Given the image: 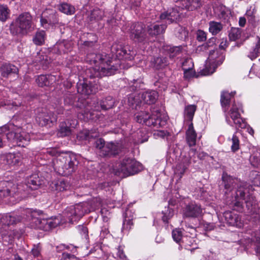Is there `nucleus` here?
<instances>
[{"label":"nucleus","mask_w":260,"mask_h":260,"mask_svg":"<svg viewBox=\"0 0 260 260\" xmlns=\"http://www.w3.org/2000/svg\"><path fill=\"white\" fill-rule=\"evenodd\" d=\"M90 61L95 66L89 69L90 79L93 78H101L104 76H111L114 74L119 67V64H111L112 61L109 56L106 54H96L88 55Z\"/></svg>","instance_id":"nucleus-1"},{"label":"nucleus","mask_w":260,"mask_h":260,"mask_svg":"<svg viewBox=\"0 0 260 260\" xmlns=\"http://www.w3.org/2000/svg\"><path fill=\"white\" fill-rule=\"evenodd\" d=\"M78 164L76 156L70 153H61L53 159L54 170L63 176L69 175L75 172Z\"/></svg>","instance_id":"nucleus-2"},{"label":"nucleus","mask_w":260,"mask_h":260,"mask_svg":"<svg viewBox=\"0 0 260 260\" xmlns=\"http://www.w3.org/2000/svg\"><path fill=\"white\" fill-rule=\"evenodd\" d=\"M136 119L138 123L158 128L166 124L168 117L156 110L153 111L151 115L145 112H141L136 115Z\"/></svg>","instance_id":"nucleus-3"},{"label":"nucleus","mask_w":260,"mask_h":260,"mask_svg":"<svg viewBox=\"0 0 260 260\" xmlns=\"http://www.w3.org/2000/svg\"><path fill=\"white\" fill-rule=\"evenodd\" d=\"M32 26V17L28 12L19 15L10 27L11 32L15 35L26 34Z\"/></svg>","instance_id":"nucleus-4"},{"label":"nucleus","mask_w":260,"mask_h":260,"mask_svg":"<svg viewBox=\"0 0 260 260\" xmlns=\"http://www.w3.org/2000/svg\"><path fill=\"white\" fill-rule=\"evenodd\" d=\"M142 169V166L140 162L134 159L125 157L120 161L116 174L125 177L138 173Z\"/></svg>","instance_id":"nucleus-5"},{"label":"nucleus","mask_w":260,"mask_h":260,"mask_svg":"<svg viewBox=\"0 0 260 260\" xmlns=\"http://www.w3.org/2000/svg\"><path fill=\"white\" fill-rule=\"evenodd\" d=\"M114 104V100L111 96L106 97L105 99L101 101L100 106L99 105H95L92 111H90L88 108L79 115L80 118H81V116H83V120L85 121L88 120H96L99 119L100 117L98 114H95L94 112H98L101 110H107L113 107Z\"/></svg>","instance_id":"nucleus-6"},{"label":"nucleus","mask_w":260,"mask_h":260,"mask_svg":"<svg viewBox=\"0 0 260 260\" xmlns=\"http://www.w3.org/2000/svg\"><path fill=\"white\" fill-rule=\"evenodd\" d=\"M91 208L88 203H81L74 206L67 207L64 212V215L72 222L81 218L85 213L90 212Z\"/></svg>","instance_id":"nucleus-7"},{"label":"nucleus","mask_w":260,"mask_h":260,"mask_svg":"<svg viewBox=\"0 0 260 260\" xmlns=\"http://www.w3.org/2000/svg\"><path fill=\"white\" fill-rule=\"evenodd\" d=\"M95 147L100 150V154L103 156L111 157L118 154L121 150L122 145L119 143L110 142L106 144L102 139H99L94 143Z\"/></svg>","instance_id":"nucleus-8"},{"label":"nucleus","mask_w":260,"mask_h":260,"mask_svg":"<svg viewBox=\"0 0 260 260\" xmlns=\"http://www.w3.org/2000/svg\"><path fill=\"white\" fill-rule=\"evenodd\" d=\"M241 112H243L242 104L239 102H234L228 113L237 128H244L246 125V123L241 117Z\"/></svg>","instance_id":"nucleus-9"},{"label":"nucleus","mask_w":260,"mask_h":260,"mask_svg":"<svg viewBox=\"0 0 260 260\" xmlns=\"http://www.w3.org/2000/svg\"><path fill=\"white\" fill-rule=\"evenodd\" d=\"M8 140L15 143L18 146L25 147L28 145L30 141V136L28 133L17 128L15 132H10L7 134Z\"/></svg>","instance_id":"nucleus-10"},{"label":"nucleus","mask_w":260,"mask_h":260,"mask_svg":"<svg viewBox=\"0 0 260 260\" xmlns=\"http://www.w3.org/2000/svg\"><path fill=\"white\" fill-rule=\"evenodd\" d=\"M36 121L40 125L44 126L53 124L57 121V116L46 108L38 109L36 114Z\"/></svg>","instance_id":"nucleus-11"},{"label":"nucleus","mask_w":260,"mask_h":260,"mask_svg":"<svg viewBox=\"0 0 260 260\" xmlns=\"http://www.w3.org/2000/svg\"><path fill=\"white\" fill-rule=\"evenodd\" d=\"M77 91L82 94L90 95L95 93L99 89V85L95 81L87 79L77 83Z\"/></svg>","instance_id":"nucleus-12"},{"label":"nucleus","mask_w":260,"mask_h":260,"mask_svg":"<svg viewBox=\"0 0 260 260\" xmlns=\"http://www.w3.org/2000/svg\"><path fill=\"white\" fill-rule=\"evenodd\" d=\"M182 213L184 217L198 218L202 215L203 209L200 205L191 202L183 208Z\"/></svg>","instance_id":"nucleus-13"},{"label":"nucleus","mask_w":260,"mask_h":260,"mask_svg":"<svg viewBox=\"0 0 260 260\" xmlns=\"http://www.w3.org/2000/svg\"><path fill=\"white\" fill-rule=\"evenodd\" d=\"M238 188L236 190L235 200V205L237 206H241L242 205V201L244 200L246 206L248 210H252V207L255 205V201L254 198L252 196H248V197L245 199V192L243 188L241 187H238Z\"/></svg>","instance_id":"nucleus-14"},{"label":"nucleus","mask_w":260,"mask_h":260,"mask_svg":"<svg viewBox=\"0 0 260 260\" xmlns=\"http://www.w3.org/2000/svg\"><path fill=\"white\" fill-rule=\"evenodd\" d=\"M130 33L131 38L136 42H142L146 37L144 25L141 22L133 24L131 27Z\"/></svg>","instance_id":"nucleus-15"},{"label":"nucleus","mask_w":260,"mask_h":260,"mask_svg":"<svg viewBox=\"0 0 260 260\" xmlns=\"http://www.w3.org/2000/svg\"><path fill=\"white\" fill-rule=\"evenodd\" d=\"M19 188L11 182L1 181L0 182V198L14 196Z\"/></svg>","instance_id":"nucleus-16"},{"label":"nucleus","mask_w":260,"mask_h":260,"mask_svg":"<svg viewBox=\"0 0 260 260\" xmlns=\"http://www.w3.org/2000/svg\"><path fill=\"white\" fill-rule=\"evenodd\" d=\"M22 154L20 152L9 153L4 156V162L9 167H17L22 164Z\"/></svg>","instance_id":"nucleus-17"},{"label":"nucleus","mask_w":260,"mask_h":260,"mask_svg":"<svg viewBox=\"0 0 260 260\" xmlns=\"http://www.w3.org/2000/svg\"><path fill=\"white\" fill-rule=\"evenodd\" d=\"M111 52L119 59H132L133 55H129L126 49L121 44L114 43L111 47Z\"/></svg>","instance_id":"nucleus-18"},{"label":"nucleus","mask_w":260,"mask_h":260,"mask_svg":"<svg viewBox=\"0 0 260 260\" xmlns=\"http://www.w3.org/2000/svg\"><path fill=\"white\" fill-rule=\"evenodd\" d=\"M223 217L226 223L230 225L239 228L243 226V223L239 215L234 212L229 211H225L223 213Z\"/></svg>","instance_id":"nucleus-19"},{"label":"nucleus","mask_w":260,"mask_h":260,"mask_svg":"<svg viewBox=\"0 0 260 260\" xmlns=\"http://www.w3.org/2000/svg\"><path fill=\"white\" fill-rule=\"evenodd\" d=\"M222 180L224 189H225V193L231 191L236 186L238 187V185L240 183V181L238 179L233 178L226 174H223Z\"/></svg>","instance_id":"nucleus-20"},{"label":"nucleus","mask_w":260,"mask_h":260,"mask_svg":"<svg viewBox=\"0 0 260 260\" xmlns=\"http://www.w3.org/2000/svg\"><path fill=\"white\" fill-rule=\"evenodd\" d=\"M0 72L3 78H8L12 74H17L18 73V69L13 64L6 63L1 67Z\"/></svg>","instance_id":"nucleus-21"},{"label":"nucleus","mask_w":260,"mask_h":260,"mask_svg":"<svg viewBox=\"0 0 260 260\" xmlns=\"http://www.w3.org/2000/svg\"><path fill=\"white\" fill-rule=\"evenodd\" d=\"M56 77L52 75L39 76L36 79L38 85L40 87L51 85L55 82Z\"/></svg>","instance_id":"nucleus-22"},{"label":"nucleus","mask_w":260,"mask_h":260,"mask_svg":"<svg viewBox=\"0 0 260 260\" xmlns=\"http://www.w3.org/2000/svg\"><path fill=\"white\" fill-rule=\"evenodd\" d=\"M181 5L177 6L178 8L185 9L188 11H193L202 5V2L200 0H181Z\"/></svg>","instance_id":"nucleus-23"},{"label":"nucleus","mask_w":260,"mask_h":260,"mask_svg":"<svg viewBox=\"0 0 260 260\" xmlns=\"http://www.w3.org/2000/svg\"><path fill=\"white\" fill-rule=\"evenodd\" d=\"M180 15L177 9L173 8L170 12H165L159 16L161 20H166L168 23H172L179 18Z\"/></svg>","instance_id":"nucleus-24"},{"label":"nucleus","mask_w":260,"mask_h":260,"mask_svg":"<svg viewBox=\"0 0 260 260\" xmlns=\"http://www.w3.org/2000/svg\"><path fill=\"white\" fill-rule=\"evenodd\" d=\"M72 47V44L70 41L65 40L59 41L54 45V51L59 54L65 53L70 51Z\"/></svg>","instance_id":"nucleus-25"},{"label":"nucleus","mask_w":260,"mask_h":260,"mask_svg":"<svg viewBox=\"0 0 260 260\" xmlns=\"http://www.w3.org/2000/svg\"><path fill=\"white\" fill-rule=\"evenodd\" d=\"M197 136V133L194 129L193 123L190 122L186 132V141L190 147L196 145Z\"/></svg>","instance_id":"nucleus-26"},{"label":"nucleus","mask_w":260,"mask_h":260,"mask_svg":"<svg viewBox=\"0 0 260 260\" xmlns=\"http://www.w3.org/2000/svg\"><path fill=\"white\" fill-rule=\"evenodd\" d=\"M235 92L229 93L227 91H222L220 96V103L223 111L224 113L227 112L232 96H234Z\"/></svg>","instance_id":"nucleus-27"},{"label":"nucleus","mask_w":260,"mask_h":260,"mask_svg":"<svg viewBox=\"0 0 260 260\" xmlns=\"http://www.w3.org/2000/svg\"><path fill=\"white\" fill-rule=\"evenodd\" d=\"M158 98L157 92L155 90L147 91L141 94V99L144 103L147 104L154 103Z\"/></svg>","instance_id":"nucleus-28"},{"label":"nucleus","mask_w":260,"mask_h":260,"mask_svg":"<svg viewBox=\"0 0 260 260\" xmlns=\"http://www.w3.org/2000/svg\"><path fill=\"white\" fill-rule=\"evenodd\" d=\"M166 27V25L164 24H152L148 26L147 32L152 37L156 36L164 33Z\"/></svg>","instance_id":"nucleus-29"},{"label":"nucleus","mask_w":260,"mask_h":260,"mask_svg":"<svg viewBox=\"0 0 260 260\" xmlns=\"http://www.w3.org/2000/svg\"><path fill=\"white\" fill-rule=\"evenodd\" d=\"M21 220V217L15 214H7L2 215V223L5 225H12L16 224Z\"/></svg>","instance_id":"nucleus-30"},{"label":"nucleus","mask_w":260,"mask_h":260,"mask_svg":"<svg viewBox=\"0 0 260 260\" xmlns=\"http://www.w3.org/2000/svg\"><path fill=\"white\" fill-rule=\"evenodd\" d=\"M190 163L189 159H185L178 164L174 171L175 174L177 175L180 179L181 178L189 167Z\"/></svg>","instance_id":"nucleus-31"},{"label":"nucleus","mask_w":260,"mask_h":260,"mask_svg":"<svg viewBox=\"0 0 260 260\" xmlns=\"http://www.w3.org/2000/svg\"><path fill=\"white\" fill-rule=\"evenodd\" d=\"M213 10L216 16L220 19H225L228 16V9L222 4H216L214 7Z\"/></svg>","instance_id":"nucleus-32"},{"label":"nucleus","mask_w":260,"mask_h":260,"mask_svg":"<svg viewBox=\"0 0 260 260\" xmlns=\"http://www.w3.org/2000/svg\"><path fill=\"white\" fill-rule=\"evenodd\" d=\"M40 179L37 174H34L28 177L26 181L27 187L35 190L38 188L40 185Z\"/></svg>","instance_id":"nucleus-33"},{"label":"nucleus","mask_w":260,"mask_h":260,"mask_svg":"<svg viewBox=\"0 0 260 260\" xmlns=\"http://www.w3.org/2000/svg\"><path fill=\"white\" fill-rule=\"evenodd\" d=\"M224 59V57L223 56H220L218 60H215V61L213 62V64L210 67V69H209L207 68L203 69L202 71V75L204 76H207L213 74L215 72L216 68L218 66L221 64Z\"/></svg>","instance_id":"nucleus-34"},{"label":"nucleus","mask_w":260,"mask_h":260,"mask_svg":"<svg viewBox=\"0 0 260 260\" xmlns=\"http://www.w3.org/2000/svg\"><path fill=\"white\" fill-rule=\"evenodd\" d=\"M50 185L52 189L58 191H62L69 188V183L63 180L53 182Z\"/></svg>","instance_id":"nucleus-35"},{"label":"nucleus","mask_w":260,"mask_h":260,"mask_svg":"<svg viewBox=\"0 0 260 260\" xmlns=\"http://www.w3.org/2000/svg\"><path fill=\"white\" fill-rule=\"evenodd\" d=\"M247 238L250 239L251 241L254 243L256 246V251L260 254V230L252 232L250 237H247Z\"/></svg>","instance_id":"nucleus-36"},{"label":"nucleus","mask_w":260,"mask_h":260,"mask_svg":"<svg viewBox=\"0 0 260 260\" xmlns=\"http://www.w3.org/2000/svg\"><path fill=\"white\" fill-rule=\"evenodd\" d=\"M197 110V106L195 105H188L184 109V118L185 120L191 121L194 113Z\"/></svg>","instance_id":"nucleus-37"},{"label":"nucleus","mask_w":260,"mask_h":260,"mask_svg":"<svg viewBox=\"0 0 260 260\" xmlns=\"http://www.w3.org/2000/svg\"><path fill=\"white\" fill-rule=\"evenodd\" d=\"M167 59L166 58L157 57H153L150 61L151 66L156 69H159L167 64Z\"/></svg>","instance_id":"nucleus-38"},{"label":"nucleus","mask_w":260,"mask_h":260,"mask_svg":"<svg viewBox=\"0 0 260 260\" xmlns=\"http://www.w3.org/2000/svg\"><path fill=\"white\" fill-rule=\"evenodd\" d=\"M223 28V25L218 22L211 21L209 23V31L212 35L218 34Z\"/></svg>","instance_id":"nucleus-39"},{"label":"nucleus","mask_w":260,"mask_h":260,"mask_svg":"<svg viewBox=\"0 0 260 260\" xmlns=\"http://www.w3.org/2000/svg\"><path fill=\"white\" fill-rule=\"evenodd\" d=\"M71 133V129L66 121L60 123L57 133L59 137H63L69 136Z\"/></svg>","instance_id":"nucleus-40"},{"label":"nucleus","mask_w":260,"mask_h":260,"mask_svg":"<svg viewBox=\"0 0 260 260\" xmlns=\"http://www.w3.org/2000/svg\"><path fill=\"white\" fill-rule=\"evenodd\" d=\"M104 16V12L99 9H94L90 13L89 19L90 21L101 20Z\"/></svg>","instance_id":"nucleus-41"},{"label":"nucleus","mask_w":260,"mask_h":260,"mask_svg":"<svg viewBox=\"0 0 260 260\" xmlns=\"http://www.w3.org/2000/svg\"><path fill=\"white\" fill-rule=\"evenodd\" d=\"M59 9L60 11L67 15H73L75 12L74 7L67 3L61 4Z\"/></svg>","instance_id":"nucleus-42"},{"label":"nucleus","mask_w":260,"mask_h":260,"mask_svg":"<svg viewBox=\"0 0 260 260\" xmlns=\"http://www.w3.org/2000/svg\"><path fill=\"white\" fill-rule=\"evenodd\" d=\"M172 237L177 243H180V245H181V243L184 244L185 239H187L186 237L182 236V232L180 229L173 230L172 232Z\"/></svg>","instance_id":"nucleus-43"},{"label":"nucleus","mask_w":260,"mask_h":260,"mask_svg":"<svg viewBox=\"0 0 260 260\" xmlns=\"http://www.w3.org/2000/svg\"><path fill=\"white\" fill-rule=\"evenodd\" d=\"M45 39V32L43 30L38 31L33 38V42L37 45H41L44 43Z\"/></svg>","instance_id":"nucleus-44"},{"label":"nucleus","mask_w":260,"mask_h":260,"mask_svg":"<svg viewBox=\"0 0 260 260\" xmlns=\"http://www.w3.org/2000/svg\"><path fill=\"white\" fill-rule=\"evenodd\" d=\"M188 62L191 63V61L190 60H186L182 63V69L184 71V77L186 79L190 78L191 77H193L194 74V71L193 70L191 67H189L188 68H186L185 67L186 64Z\"/></svg>","instance_id":"nucleus-45"},{"label":"nucleus","mask_w":260,"mask_h":260,"mask_svg":"<svg viewBox=\"0 0 260 260\" xmlns=\"http://www.w3.org/2000/svg\"><path fill=\"white\" fill-rule=\"evenodd\" d=\"M48 225L45 227V231H49L54 228L60 223V219L58 217L47 218Z\"/></svg>","instance_id":"nucleus-46"},{"label":"nucleus","mask_w":260,"mask_h":260,"mask_svg":"<svg viewBox=\"0 0 260 260\" xmlns=\"http://www.w3.org/2000/svg\"><path fill=\"white\" fill-rule=\"evenodd\" d=\"M241 36V30L238 28H232L229 34L231 41H235Z\"/></svg>","instance_id":"nucleus-47"},{"label":"nucleus","mask_w":260,"mask_h":260,"mask_svg":"<svg viewBox=\"0 0 260 260\" xmlns=\"http://www.w3.org/2000/svg\"><path fill=\"white\" fill-rule=\"evenodd\" d=\"M229 140L231 141L232 144L231 145V150L233 152H235L238 151L240 148V141L239 138L236 135H233L231 139H229Z\"/></svg>","instance_id":"nucleus-48"},{"label":"nucleus","mask_w":260,"mask_h":260,"mask_svg":"<svg viewBox=\"0 0 260 260\" xmlns=\"http://www.w3.org/2000/svg\"><path fill=\"white\" fill-rule=\"evenodd\" d=\"M98 136V133H95L93 135H92L89 132L86 131L80 133L77 135V138L81 140H89L91 138L97 137Z\"/></svg>","instance_id":"nucleus-49"},{"label":"nucleus","mask_w":260,"mask_h":260,"mask_svg":"<svg viewBox=\"0 0 260 260\" xmlns=\"http://www.w3.org/2000/svg\"><path fill=\"white\" fill-rule=\"evenodd\" d=\"M260 54V38H258V41L255 45V47L249 54L248 56L251 59L256 58Z\"/></svg>","instance_id":"nucleus-50"},{"label":"nucleus","mask_w":260,"mask_h":260,"mask_svg":"<svg viewBox=\"0 0 260 260\" xmlns=\"http://www.w3.org/2000/svg\"><path fill=\"white\" fill-rule=\"evenodd\" d=\"M9 11L6 6L0 5V20L5 21L8 18Z\"/></svg>","instance_id":"nucleus-51"},{"label":"nucleus","mask_w":260,"mask_h":260,"mask_svg":"<svg viewBox=\"0 0 260 260\" xmlns=\"http://www.w3.org/2000/svg\"><path fill=\"white\" fill-rule=\"evenodd\" d=\"M50 11L48 10H45L41 16L40 22L41 23V25L43 27L45 28H47V26L49 25H52L51 23H49V20L47 19V14L49 13V12Z\"/></svg>","instance_id":"nucleus-52"},{"label":"nucleus","mask_w":260,"mask_h":260,"mask_svg":"<svg viewBox=\"0 0 260 260\" xmlns=\"http://www.w3.org/2000/svg\"><path fill=\"white\" fill-rule=\"evenodd\" d=\"M164 215L162 217V220L164 222H168L169 219L172 218L174 215L173 210L168 208L165 212H162Z\"/></svg>","instance_id":"nucleus-53"},{"label":"nucleus","mask_w":260,"mask_h":260,"mask_svg":"<svg viewBox=\"0 0 260 260\" xmlns=\"http://www.w3.org/2000/svg\"><path fill=\"white\" fill-rule=\"evenodd\" d=\"M50 11L47 14V18L49 21V23L53 24L56 22V17L55 12L52 10L46 9Z\"/></svg>","instance_id":"nucleus-54"},{"label":"nucleus","mask_w":260,"mask_h":260,"mask_svg":"<svg viewBox=\"0 0 260 260\" xmlns=\"http://www.w3.org/2000/svg\"><path fill=\"white\" fill-rule=\"evenodd\" d=\"M181 51V48L180 46H175L170 48V57L173 58L176 55L179 54Z\"/></svg>","instance_id":"nucleus-55"},{"label":"nucleus","mask_w":260,"mask_h":260,"mask_svg":"<svg viewBox=\"0 0 260 260\" xmlns=\"http://www.w3.org/2000/svg\"><path fill=\"white\" fill-rule=\"evenodd\" d=\"M36 222H37L38 223V228H40L41 229H42L45 231V227L46 226V225H48V221L47 219L45 218H37L35 219Z\"/></svg>","instance_id":"nucleus-56"},{"label":"nucleus","mask_w":260,"mask_h":260,"mask_svg":"<svg viewBox=\"0 0 260 260\" xmlns=\"http://www.w3.org/2000/svg\"><path fill=\"white\" fill-rule=\"evenodd\" d=\"M213 40V39H212V40L210 41L209 42L199 47L200 49V50H202L203 51H206L207 50L209 49V47H212L214 44Z\"/></svg>","instance_id":"nucleus-57"},{"label":"nucleus","mask_w":260,"mask_h":260,"mask_svg":"<svg viewBox=\"0 0 260 260\" xmlns=\"http://www.w3.org/2000/svg\"><path fill=\"white\" fill-rule=\"evenodd\" d=\"M213 40V39H212V40L210 41L209 42L199 47L200 49V50H202L203 51H206L207 50L209 49V47H212L214 44Z\"/></svg>","instance_id":"nucleus-58"},{"label":"nucleus","mask_w":260,"mask_h":260,"mask_svg":"<svg viewBox=\"0 0 260 260\" xmlns=\"http://www.w3.org/2000/svg\"><path fill=\"white\" fill-rule=\"evenodd\" d=\"M197 39L199 41L203 42L206 39V34L203 30H199L197 33Z\"/></svg>","instance_id":"nucleus-59"},{"label":"nucleus","mask_w":260,"mask_h":260,"mask_svg":"<svg viewBox=\"0 0 260 260\" xmlns=\"http://www.w3.org/2000/svg\"><path fill=\"white\" fill-rule=\"evenodd\" d=\"M141 81L139 79H134L133 81H132V85H131L132 87V89L133 90H137L138 88H139L141 87Z\"/></svg>","instance_id":"nucleus-60"},{"label":"nucleus","mask_w":260,"mask_h":260,"mask_svg":"<svg viewBox=\"0 0 260 260\" xmlns=\"http://www.w3.org/2000/svg\"><path fill=\"white\" fill-rule=\"evenodd\" d=\"M60 260H78V258L73 255L69 253H63Z\"/></svg>","instance_id":"nucleus-61"},{"label":"nucleus","mask_w":260,"mask_h":260,"mask_svg":"<svg viewBox=\"0 0 260 260\" xmlns=\"http://www.w3.org/2000/svg\"><path fill=\"white\" fill-rule=\"evenodd\" d=\"M169 133L167 131L164 130H157L155 131L154 133V135L155 136H157L158 137L164 138L165 137L168 136Z\"/></svg>","instance_id":"nucleus-62"},{"label":"nucleus","mask_w":260,"mask_h":260,"mask_svg":"<svg viewBox=\"0 0 260 260\" xmlns=\"http://www.w3.org/2000/svg\"><path fill=\"white\" fill-rule=\"evenodd\" d=\"M133 224L132 221L130 219L124 220L123 222V230H129L131 228V225Z\"/></svg>","instance_id":"nucleus-63"},{"label":"nucleus","mask_w":260,"mask_h":260,"mask_svg":"<svg viewBox=\"0 0 260 260\" xmlns=\"http://www.w3.org/2000/svg\"><path fill=\"white\" fill-rule=\"evenodd\" d=\"M41 248L40 246H34L31 250V253L35 257H38L40 255Z\"/></svg>","instance_id":"nucleus-64"}]
</instances>
